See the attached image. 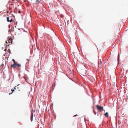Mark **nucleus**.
I'll list each match as a JSON object with an SVG mask.
<instances>
[{
	"label": "nucleus",
	"mask_w": 128,
	"mask_h": 128,
	"mask_svg": "<svg viewBox=\"0 0 128 128\" xmlns=\"http://www.w3.org/2000/svg\"><path fill=\"white\" fill-rule=\"evenodd\" d=\"M96 106L98 110H99L100 112H101L102 111L104 110V109L103 107H101L99 106L98 105H96Z\"/></svg>",
	"instance_id": "obj_1"
},
{
	"label": "nucleus",
	"mask_w": 128,
	"mask_h": 128,
	"mask_svg": "<svg viewBox=\"0 0 128 128\" xmlns=\"http://www.w3.org/2000/svg\"><path fill=\"white\" fill-rule=\"evenodd\" d=\"M14 87V89H16V88H15V87Z\"/></svg>",
	"instance_id": "obj_23"
},
{
	"label": "nucleus",
	"mask_w": 128,
	"mask_h": 128,
	"mask_svg": "<svg viewBox=\"0 0 128 128\" xmlns=\"http://www.w3.org/2000/svg\"><path fill=\"white\" fill-rule=\"evenodd\" d=\"M11 90L12 91V92H14V89H12V90Z\"/></svg>",
	"instance_id": "obj_13"
},
{
	"label": "nucleus",
	"mask_w": 128,
	"mask_h": 128,
	"mask_svg": "<svg viewBox=\"0 0 128 128\" xmlns=\"http://www.w3.org/2000/svg\"><path fill=\"white\" fill-rule=\"evenodd\" d=\"M10 18L9 17H7V21L8 22H10Z\"/></svg>",
	"instance_id": "obj_6"
},
{
	"label": "nucleus",
	"mask_w": 128,
	"mask_h": 128,
	"mask_svg": "<svg viewBox=\"0 0 128 128\" xmlns=\"http://www.w3.org/2000/svg\"><path fill=\"white\" fill-rule=\"evenodd\" d=\"M27 60H28V59H27Z\"/></svg>",
	"instance_id": "obj_24"
},
{
	"label": "nucleus",
	"mask_w": 128,
	"mask_h": 128,
	"mask_svg": "<svg viewBox=\"0 0 128 128\" xmlns=\"http://www.w3.org/2000/svg\"><path fill=\"white\" fill-rule=\"evenodd\" d=\"M102 66V64H98V67L100 68H101Z\"/></svg>",
	"instance_id": "obj_8"
},
{
	"label": "nucleus",
	"mask_w": 128,
	"mask_h": 128,
	"mask_svg": "<svg viewBox=\"0 0 128 128\" xmlns=\"http://www.w3.org/2000/svg\"><path fill=\"white\" fill-rule=\"evenodd\" d=\"M17 10V8H16L15 9V10H14V11L15 12H16V10Z\"/></svg>",
	"instance_id": "obj_14"
},
{
	"label": "nucleus",
	"mask_w": 128,
	"mask_h": 128,
	"mask_svg": "<svg viewBox=\"0 0 128 128\" xmlns=\"http://www.w3.org/2000/svg\"><path fill=\"white\" fill-rule=\"evenodd\" d=\"M18 13H19V14L20 13V10H18Z\"/></svg>",
	"instance_id": "obj_15"
},
{
	"label": "nucleus",
	"mask_w": 128,
	"mask_h": 128,
	"mask_svg": "<svg viewBox=\"0 0 128 128\" xmlns=\"http://www.w3.org/2000/svg\"><path fill=\"white\" fill-rule=\"evenodd\" d=\"M33 112H31V114L30 116V120L31 122H32L33 120Z\"/></svg>",
	"instance_id": "obj_3"
},
{
	"label": "nucleus",
	"mask_w": 128,
	"mask_h": 128,
	"mask_svg": "<svg viewBox=\"0 0 128 128\" xmlns=\"http://www.w3.org/2000/svg\"><path fill=\"white\" fill-rule=\"evenodd\" d=\"M11 9V8H9V9H10V10Z\"/></svg>",
	"instance_id": "obj_20"
},
{
	"label": "nucleus",
	"mask_w": 128,
	"mask_h": 128,
	"mask_svg": "<svg viewBox=\"0 0 128 128\" xmlns=\"http://www.w3.org/2000/svg\"><path fill=\"white\" fill-rule=\"evenodd\" d=\"M8 42L9 43H10L11 44H12V40L11 39H10L8 40Z\"/></svg>",
	"instance_id": "obj_4"
},
{
	"label": "nucleus",
	"mask_w": 128,
	"mask_h": 128,
	"mask_svg": "<svg viewBox=\"0 0 128 128\" xmlns=\"http://www.w3.org/2000/svg\"><path fill=\"white\" fill-rule=\"evenodd\" d=\"M102 64V62L100 59V61H99L98 62V64Z\"/></svg>",
	"instance_id": "obj_7"
},
{
	"label": "nucleus",
	"mask_w": 128,
	"mask_h": 128,
	"mask_svg": "<svg viewBox=\"0 0 128 128\" xmlns=\"http://www.w3.org/2000/svg\"><path fill=\"white\" fill-rule=\"evenodd\" d=\"M94 114H96V113H94Z\"/></svg>",
	"instance_id": "obj_25"
},
{
	"label": "nucleus",
	"mask_w": 128,
	"mask_h": 128,
	"mask_svg": "<svg viewBox=\"0 0 128 128\" xmlns=\"http://www.w3.org/2000/svg\"><path fill=\"white\" fill-rule=\"evenodd\" d=\"M16 65H17L19 67H20L21 66V65L20 64H16Z\"/></svg>",
	"instance_id": "obj_9"
},
{
	"label": "nucleus",
	"mask_w": 128,
	"mask_h": 128,
	"mask_svg": "<svg viewBox=\"0 0 128 128\" xmlns=\"http://www.w3.org/2000/svg\"><path fill=\"white\" fill-rule=\"evenodd\" d=\"M6 43H8V42H7V41H6Z\"/></svg>",
	"instance_id": "obj_21"
},
{
	"label": "nucleus",
	"mask_w": 128,
	"mask_h": 128,
	"mask_svg": "<svg viewBox=\"0 0 128 128\" xmlns=\"http://www.w3.org/2000/svg\"><path fill=\"white\" fill-rule=\"evenodd\" d=\"M9 32H11V31H10V30H9Z\"/></svg>",
	"instance_id": "obj_19"
},
{
	"label": "nucleus",
	"mask_w": 128,
	"mask_h": 128,
	"mask_svg": "<svg viewBox=\"0 0 128 128\" xmlns=\"http://www.w3.org/2000/svg\"><path fill=\"white\" fill-rule=\"evenodd\" d=\"M78 116V115L77 114H76V115H75L74 116Z\"/></svg>",
	"instance_id": "obj_17"
},
{
	"label": "nucleus",
	"mask_w": 128,
	"mask_h": 128,
	"mask_svg": "<svg viewBox=\"0 0 128 128\" xmlns=\"http://www.w3.org/2000/svg\"><path fill=\"white\" fill-rule=\"evenodd\" d=\"M6 50V49H5V50Z\"/></svg>",
	"instance_id": "obj_22"
},
{
	"label": "nucleus",
	"mask_w": 128,
	"mask_h": 128,
	"mask_svg": "<svg viewBox=\"0 0 128 128\" xmlns=\"http://www.w3.org/2000/svg\"><path fill=\"white\" fill-rule=\"evenodd\" d=\"M36 2H38V3H39L40 2V1L38 0H36Z\"/></svg>",
	"instance_id": "obj_10"
},
{
	"label": "nucleus",
	"mask_w": 128,
	"mask_h": 128,
	"mask_svg": "<svg viewBox=\"0 0 128 128\" xmlns=\"http://www.w3.org/2000/svg\"><path fill=\"white\" fill-rule=\"evenodd\" d=\"M10 22H12L13 21V20L12 19H11L10 20Z\"/></svg>",
	"instance_id": "obj_11"
},
{
	"label": "nucleus",
	"mask_w": 128,
	"mask_h": 128,
	"mask_svg": "<svg viewBox=\"0 0 128 128\" xmlns=\"http://www.w3.org/2000/svg\"><path fill=\"white\" fill-rule=\"evenodd\" d=\"M9 12H8V11H7V13H8Z\"/></svg>",
	"instance_id": "obj_18"
},
{
	"label": "nucleus",
	"mask_w": 128,
	"mask_h": 128,
	"mask_svg": "<svg viewBox=\"0 0 128 128\" xmlns=\"http://www.w3.org/2000/svg\"><path fill=\"white\" fill-rule=\"evenodd\" d=\"M12 60L14 62V64H12L11 67L13 68H14L15 67V66L17 64V63L15 62V60L14 59Z\"/></svg>",
	"instance_id": "obj_2"
},
{
	"label": "nucleus",
	"mask_w": 128,
	"mask_h": 128,
	"mask_svg": "<svg viewBox=\"0 0 128 128\" xmlns=\"http://www.w3.org/2000/svg\"><path fill=\"white\" fill-rule=\"evenodd\" d=\"M24 78L25 79V80H26V82H27V79L25 77H24Z\"/></svg>",
	"instance_id": "obj_12"
},
{
	"label": "nucleus",
	"mask_w": 128,
	"mask_h": 128,
	"mask_svg": "<svg viewBox=\"0 0 128 128\" xmlns=\"http://www.w3.org/2000/svg\"><path fill=\"white\" fill-rule=\"evenodd\" d=\"M12 93H13V92H11V93H10L9 94H10H10H12Z\"/></svg>",
	"instance_id": "obj_16"
},
{
	"label": "nucleus",
	"mask_w": 128,
	"mask_h": 128,
	"mask_svg": "<svg viewBox=\"0 0 128 128\" xmlns=\"http://www.w3.org/2000/svg\"><path fill=\"white\" fill-rule=\"evenodd\" d=\"M104 115L106 117H108V112H106L104 114Z\"/></svg>",
	"instance_id": "obj_5"
}]
</instances>
